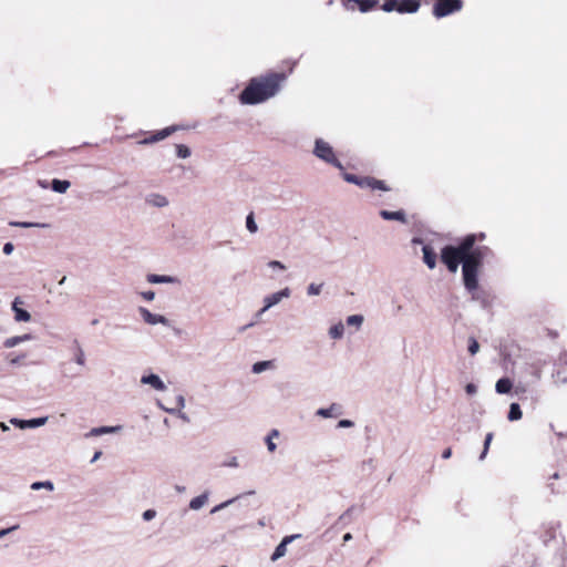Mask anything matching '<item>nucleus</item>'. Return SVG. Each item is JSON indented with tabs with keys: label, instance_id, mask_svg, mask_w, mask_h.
Here are the masks:
<instances>
[{
	"label": "nucleus",
	"instance_id": "obj_63",
	"mask_svg": "<svg viewBox=\"0 0 567 567\" xmlns=\"http://www.w3.org/2000/svg\"><path fill=\"white\" fill-rule=\"evenodd\" d=\"M268 309H265V306L256 313V318H260Z\"/></svg>",
	"mask_w": 567,
	"mask_h": 567
},
{
	"label": "nucleus",
	"instance_id": "obj_59",
	"mask_svg": "<svg viewBox=\"0 0 567 567\" xmlns=\"http://www.w3.org/2000/svg\"><path fill=\"white\" fill-rule=\"evenodd\" d=\"M279 436V431L274 429L269 432V434L267 435V437H270L274 440V437H278Z\"/></svg>",
	"mask_w": 567,
	"mask_h": 567
},
{
	"label": "nucleus",
	"instance_id": "obj_29",
	"mask_svg": "<svg viewBox=\"0 0 567 567\" xmlns=\"http://www.w3.org/2000/svg\"><path fill=\"white\" fill-rule=\"evenodd\" d=\"M323 282H320V284H316V282H311L308 285L307 287V296L309 297H315V296H319L322 291V288H323Z\"/></svg>",
	"mask_w": 567,
	"mask_h": 567
},
{
	"label": "nucleus",
	"instance_id": "obj_39",
	"mask_svg": "<svg viewBox=\"0 0 567 567\" xmlns=\"http://www.w3.org/2000/svg\"><path fill=\"white\" fill-rule=\"evenodd\" d=\"M493 440V433H487L484 441V449L480 455V460L483 461L486 457L487 451L489 449L491 442Z\"/></svg>",
	"mask_w": 567,
	"mask_h": 567
},
{
	"label": "nucleus",
	"instance_id": "obj_23",
	"mask_svg": "<svg viewBox=\"0 0 567 567\" xmlns=\"http://www.w3.org/2000/svg\"><path fill=\"white\" fill-rule=\"evenodd\" d=\"M343 177L348 183L355 184L360 187H368L369 177L361 178L353 174H344Z\"/></svg>",
	"mask_w": 567,
	"mask_h": 567
},
{
	"label": "nucleus",
	"instance_id": "obj_62",
	"mask_svg": "<svg viewBox=\"0 0 567 567\" xmlns=\"http://www.w3.org/2000/svg\"><path fill=\"white\" fill-rule=\"evenodd\" d=\"M0 429H1V431H3V432L9 431V426H8V425H7V423H4V422H0Z\"/></svg>",
	"mask_w": 567,
	"mask_h": 567
},
{
	"label": "nucleus",
	"instance_id": "obj_15",
	"mask_svg": "<svg viewBox=\"0 0 567 567\" xmlns=\"http://www.w3.org/2000/svg\"><path fill=\"white\" fill-rule=\"evenodd\" d=\"M146 203L153 207H166L168 205V199L161 194L153 193L146 196Z\"/></svg>",
	"mask_w": 567,
	"mask_h": 567
},
{
	"label": "nucleus",
	"instance_id": "obj_49",
	"mask_svg": "<svg viewBox=\"0 0 567 567\" xmlns=\"http://www.w3.org/2000/svg\"><path fill=\"white\" fill-rule=\"evenodd\" d=\"M141 295L147 301H153L155 298V292L153 290L144 291Z\"/></svg>",
	"mask_w": 567,
	"mask_h": 567
},
{
	"label": "nucleus",
	"instance_id": "obj_21",
	"mask_svg": "<svg viewBox=\"0 0 567 567\" xmlns=\"http://www.w3.org/2000/svg\"><path fill=\"white\" fill-rule=\"evenodd\" d=\"M513 383L508 378L499 379L495 384V390L499 394H506L512 390Z\"/></svg>",
	"mask_w": 567,
	"mask_h": 567
},
{
	"label": "nucleus",
	"instance_id": "obj_50",
	"mask_svg": "<svg viewBox=\"0 0 567 567\" xmlns=\"http://www.w3.org/2000/svg\"><path fill=\"white\" fill-rule=\"evenodd\" d=\"M266 445H267L268 451L271 453L275 452L277 449L276 443H274L272 439H270V437H266Z\"/></svg>",
	"mask_w": 567,
	"mask_h": 567
},
{
	"label": "nucleus",
	"instance_id": "obj_38",
	"mask_svg": "<svg viewBox=\"0 0 567 567\" xmlns=\"http://www.w3.org/2000/svg\"><path fill=\"white\" fill-rule=\"evenodd\" d=\"M368 187H370L372 189L388 190L384 182L378 181V179H374V178H370V177H369Z\"/></svg>",
	"mask_w": 567,
	"mask_h": 567
},
{
	"label": "nucleus",
	"instance_id": "obj_40",
	"mask_svg": "<svg viewBox=\"0 0 567 567\" xmlns=\"http://www.w3.org/2000/svg\"><path fill=\"white\" fill-rule=\"evenodd\" d=\"M396 7H398V0H386L382 6H381V9L384 11V12H392V11H396Z\"/></svg>",
	"mask_w": 567,
	"mask_h": 567
},
{
	"label": "nucleus",
	"instance_id": "obj_32",
	"mask_svg": "<svg viewBox=\"0 0 567 567\" xmlns=\"http://www.w3.org/2000/svg\"><path fill=\"white\" fill-rule=\"evenodd\" d=\"M246 228L250 234H255L258 231V226L255 221L254 213H249L246 217Z\"/></svg>",
	"mask_w": 567,
	"mask_h": 567
},
{
	"label": "nucleus",
	"instance_id": "obj_34",
	"mask_svg": "<svg viewBox=\"0 0 567 567\" xmlns=\"http://www.w3.org/2000/svg\"><path fill=\"white\" fill-rule=\"evenodd\" d=\"M190 150L188 146L184 145V144H177L176 145V155L179 157V158H187L190 156Z\"/></svg>",
	"mask_w": 567,
	"mask_h": 567
},
{
	"label": "nucleus",
	"instance_id": "obj_45",
	"mask_svg": "<svg viewBox=\"0 0 567 567\" xmlns=\"http://www.w3.org/2000/svg\"><path fill=\"white\" fill-rule=\"evenodd\" d=\"M353 425H354V423L351 420L343 419L338 422L337 427L347 429V427H352Z\"/></svg>",
	"mask_w": 567,
	"mask_h": 567
},
{
	"label": "nucleus",
	"instance_id": "obj_24",
	"mask_svg": "<svg viewBox=\"0 0 567 567\" xmlns=\"http://www.w3.org/2000/svg\"><path fill=\"white\" fill-rule=\"evenodd\" d=\"M522 416H523V413H522L519 404L515 403V402L512 403L509 405V412H508V415H507L508 420L511 422L518 421V420L522 419Z\"/></svg>",
	"mask_w": 567,
	"mask_h": 567
},
{
	"label": "nucleus",
	"instance_id": "obj_18",
	"mask_svg": "<svg viewBox=\"0 0 567 567\" xmlns=\"http://www.w3.org/2000/svg\"><path fill=\"white\" fill-rule=\"evenodd\" d=\"M31 339H32V336L29 333H25L22 336L10 337L4 340L3 346L8 349H11V348L19 346L22 342L31 340Z\"/></svg>",
	"mask_w": 567,
	"mask_h": 567
},
{
	"label": "nucleus",
	"instance_id": "obj_58",
	"mask_svg": "<svg viewBox=\"0 0 567 567\" xmlns=\"http://www.w3.org/2000/svg\"><path fill=\"white\" fill-rule=\"evenodd\" d=\"M177 416L182 419L184 422H189V417L186 413L182 412L181 410L177 412Z\"/></svg>",
	"mask_w": 567,
	"mask_h": 567
},
{
	"label": "nucleus",
	"instance_id": "obj_53",
	"mask_svg": "<svg viewBox=\"0 0 567 567\" xmlns=\"http://www.w3.org/2000/svg\"><path fill=\"white\" fill-rule=\"evenodd\" d=\"M19 526L18 525H14L12 527H9V528H4V529H0V538L4 537L6 535H8L9 533L18 529Z\"/></svg>",
	"mask_w": 567,
	"mask_h": 567
},
{
	"label": "nucleus",
	"instance_id": "obj_41",
	"mask_svg": "<svg viewBox=\"0 0 567 567\" xmlns=\"http://www.w3.org/2000/svg\"><path fill=\"white\" fill-rule=\"evenodd\" d=\"M223 466L230 467V468H237V467H239L238 458L236 456H230L223 462Z\"/></svg>",
	"mask_w": 567,
	"mask_h": 567
},
{
	"label": "nucleus",
	"instance_id": "obj_56",
	"mask_svg": "<svg viewBox=\"0 0 567 567\" xmlns=\"http://www.w3.org/2000/svg\"><path fill=\"white\" fill-rule=\"evenodd\" d=\"M24 358H25V355H24V354H22V355H18V357H16V358L10 359V363H11V364H13V365H14V364H19V363H20V361H21L22 359H24Z\"/></svg>",
	"mask_w": 567,
	"mask_h": 567
},
{
	"label": "nucleus",
	"instance_id": "obj_5",
	"mask_svg": "<svg viewBox=\"0 0 567 567\" xmlns=\"http://www.w3.org/2000/svg\"><path fill=\"white\" fill-rule=\"evenodd\" d=\"M463 7L462 0H436L433 6V14L436 18H444L454 12H458Z\"/></svg>",
	"mask_w": 567,
	"mask_h": 567
},
{
	"label": "nucleus",
	"instance_id": "obj_12",
	"mask_svg": "<svg viewBox=\"0 0 567 567\" xmlns=\"http://www.w3.org/2000/svg\"><path fill=\"white\" fill-rule=\"evenodd\" d=\"M419 0H400L398 1L396 12L399 13H415L420 9Z\"/></svg>",
	"mask_w": 567,
	"mask_h": 567
},
{
	"label": "nucleus",
	"instance_id": "obj_46",
	"mask_svg": "<svg viewBox=\"0 0 567 567\" xmlns=\"http://www.w3.org/2000/svg\"><path fill=\"white\" fill-rule=\"evenodd\" d=\"M24 421L25 420H20V419H17V417H11L10 419V423L21 430H24Z\"/></svg>",
	"mask_w": 567,
	"mask_h": 567
},
{
	"label": "nucleus",
	"instance_id": "obj_27",
	"mask_svg": "<svg viewBox=\"0 0 567 567\" xmlns=\"http://www.w3.org/2000/svg\"><path fill=\"white\" fill-rule=\"evenodd\" d=\"M30 488L32 491L47 489L52 492L54 489V484L51 481L33 482Z\"/></svg>",
	"mask_w": 567,
	"mask_h": 567
},
{
	"label": "nucleus",
	"instance_id": "obj_2",
	"mask_svg": "<svg viewBox=\"0 0 567 567\" xmlns=\"http://www.w3.org/2000/svg\"><path fill=\"white\" fill-rule=\"evenodd\" d=\"M477 236L470 234L465 236L457 246L447 245L441 250V260L450 272L455 274L462 264L464 254L475 244Z\"/></svg>",
	"mask_w": 567,
	"mask_h": 567
},
{
	"label": "nucleus",
	"instance_id": "obj_3",
	"mask_svg": "<svg viewBox=\"0 0 567 567\" xmlns=\"http://www.w3.org/2000/svg\"><path fill=\"white\" fill-rule=\"evenodd\" d=\"M491 252L486 246H476L475 244L464 254L462 267L470 266L471 268L480 269L483 266L485 257Z\"/></svg>",
	"mask_w": 567,
	"mask_h": 567
},
{
	"label": "nucleus",
	"instance_id": "obj_6",
	"mask_svg": "<svg viewBox=\"0 0 567 567\" xmlns=\"http://www.w3.org/2000/svg\"><path fill=\"white\" fill-rule=\"evenodd\" d=\"M478 271L480 269L470 266L462 267L463 284L468 292H474L478 288Z\"/></svg>",
	"mask_w": 567,
	"mask_h": 567
},
{
	"label": "nucleus",
	"instance_id": "obj_14",
	"mask_svg": "<svg viewBox=\"0 0 567 567\" xmlns=\"http://www.w3.org/2000/svg\"><path fill=\"white\" fill-rule=\"evenodd\" d=\"M316 414L318 416L329 419V417H337L341 414V408L337 403L330 404L328 408H321L316 411Z\"/></svg>",
	"mask_w": 567,
	"mask_h": 567
},
{
	"label": "nucleus",
	"instance_id": "obj_28",
	"mask_svg": "<svg viewBox=\"0 0 567 567\" xmlns=\"http://www.w3.org/2000/svg\"><path fill=\"white\" fill-rule=\"evenodd\" d=\"M177 130L176 126H168L154 133L156 142L163 141Z\"/></svg>",
	"mask_w": 567,
	"mask_h": 567
},
{
	"label": "nucleus",
	"instance_id": "obj_51",
	"mask_svg": "<svg viewBox=\"0 0 567 567\" xmlns=\"http://www.w3.org/2000/svg\"><path fill=\"white\" fill-rule=\"evenodd\" d=\"M13 249H14V246H13V244H12V243H6V244L3 245V248H2L3 254H6V255H10V254H12Z\"/></svg>",
	"mask_w": 567,
	"mask_h": 567
},
{
	"label": "nucleus",
	"instance_id": "obj_64",
	"mask_svg": "<svg viewBox=\"0 0 567 567\" xmlns=\"http://www.w3.org/2000/svg\"><path fill=\"white\" fill-rule=\"evenodd\" d=\"M38 184H39V186H40V187H42V188H47V187H48V184H47V182H45V181H41V179H40V181H38Z\"/></svg>",
	"mask_w": 567,
	"mask_h": 567
},
{
	"label": "nucleus",
	"instance_id": "obj_48",
	"mask_svg": "<svg viewBox=\"0 0 567 567\" xmlns=\"http://www.w3.org/2000/svg\"><path fill=\"white\" fill-rule=\"evenodd\" d=\"M465 391L467 394L473 395L477 392V386L474 383H467L465 386Z\"/></svg>",
	"mask_w": 567,
	"mask_h": 567
},
{
	"label": "nucleus",
	"instance_id": "obj_52",
	"mask_svg": "<svg viewBox=\"0 0 567 567\" xmlns=\"http://www.w3.org/2000/svg\"><path fill=\"white\" fill-rule=\"evenodd\" d=\"M101 435H102L101 426L100 427H93L89 433L85 434L86 437H89V436H101Z\"/></svg>",
	"mask_w": 567,
	"mask_h": 567
},
{
	"label": "nucleus",
	"instance_id": "obj_44",
	"mask_svg": "<svg viewBox=\"0 0 567 567\" xmlns=\"http://www.w3.org/2000/svg\"><path fill=\"white\" fill-rule=\"evenodd\" d=\"M268 267L272 268V269H279V270H285L286 269V266L281 261H278V260L269 261L268 262Z\"/></svg>",
	"mask_w": 567,
	"mask_h": 567
},
{
	"label": "nucleus",
	"instance_id": "obj_30",
	"mask_svg": "<svg viewBox=\"0 0 567 567\" xmlns=\"http://www.w3.org/2000/svg\"><path fill=\"white\" fill-rule=\"evenodd\" d=\"M272 362L271 361H258L252 364L251 371L256 374H259L269 368H271Z\"/></svg>",
	"mask_w": 567,
	"mask_h": 567
},
{
	"label": "nucleus",
	"instance_id": "obj_42",
	"mask_svg": "<svg viewBox=\"0 0 567 567\" xmlns=\"http://www.w3.org/2000/svg\"><path fill=\"white\" fill-rule=\"evenodd\" d=\"M142 517L145 522H150L152 519H154L156 517V511L155 509H146L143 514H142Z\"/></svg>",
	"mask_w": 567,
	"mask_h": 567
},
{
	"label": "nucleus",
	"instance_id": "obj_19",
	"mask_svg": "<svg viewBox=\"0 0 567 567\" xmlns=\"http://www.w3.org/2000/svg\"><path fill=\"white\" fill-rule=\"evenodd\" d=\"M208 496H209L208 492H205V493L192 498L189 502V508L192 511L200 509L208 502Z\"/></svg>",
	"mask_w": 567,
	"mask_h": 567
},
{
	"label": "nucleus",
	"instance_id": "obj_37",
	"mask_svg": "<svg viewBox=\"0 0 567 567\" xmlns=\"http://www.w3.org/2000/svg\"><path fill=\"white\" fill-rule=\"evenodd\" d=\"M467 350L471 355H475L480 351V344L474 337L468 338V347Z\"/></svg>",
	"mask_w": 567,
	"mask_h": 567
},
{
	"label": "nucleus",
	"instance_id": "obj_61",
	"mask_svg": "<svg viewBox=\"0 0 567 567\" xmlns=\"http://www.w3.org/2000/svg\"><path fill=\"white\" fill-rule=\"evenodd\" d=\"M352 539V535L350 533H347L343 535V542L347 543V542H350Z\"/></svg>",
	"mask_w": 567,
	"mask_h": 567
},
{
	"label": "nucleus",
	"instance_id": "obj_11",
	"mask_svg": "<svg viewBox=\"0 0 567 567\" xmlns=\"http://www.w3.org/2000/svg\"><path fill=\"white\" fill-rule=\"evenodd\" d=\"M146 280L153 285H157V284L181 285V279L178 277L168 276V275L150 274V275H147Z\"/></svg>",
	"mask_w": 567,
	"mask_h": 567
},
{
	"label": "nucleus",
	"instance_id": "obj_25",
	"mask_svg": "<svg viewBox=\"0 0 567 567\" xmlns=\"http://www.w3.org/2000/svg\"><path fill=\"white\" fill-rule=\"evenodd\" d=\"M353 2L359 6V10L362 13L369 12L378 4L377 0H353Z\"/></svg>",
	"mask_w": 567,
	"mask_h": 567
},
{
	"label": "nucleus",
	"instance_id": "obj_8",
	"mask_svg": "<svg viewBox=\"0 0 567 567\" xmlns=\"http://www.w3.org/2000/svg\"><path fill=\"white\" fill-rule=\"evenodd\" d=\"M291 290L286 287L277 292L268 295L264 298L265 309H270L274 306L278 305L282 299L289 298Z\"/></svg>",
	"mask_w": 567,
	"mask_h": 567
},
{
	"label": "nucleus",
	"instance_id": "obj_36",
	"mask_svg": "<svg viewBox=\"0 0 567 567\" xmlns=\"http://www.w3.org/2000/svg\"><path fill=\"white\" fill-rule=\"evenodd\" d=\"M240 496H237V497H234V498H230V499H227L218 505H216L215 507L212 508L210 511V514H215L228 506H230L233 503H235Z\"/></svg>",
	"mask_w": 567,
	"mask_h": 567
},
{
	"label": "nucleus",
	"instance_id": "obj_7",
	"mask_svg": "<svg viewBox=\"0 0 567 567\" xmlns=\"http://www.w3.org/2000/svg\"><path fill=\"white\" fill-rule=\"evenodd\" d=\"M138 312H140L141 317L143 318V320L148 324L169 326V320L163 315L152 313L148 309H146L144 307H140Z\"/></svg>",
	"mask_w": 567,
	"mask_h": 567
},
{
	"label": "nucleus",
	"instance_id": "obj_16",
	"mask_svg": "<svg viewBox=\"0 0 567 567\" xmlns=\"http://www.w3.org/2000/svg\"><path fill=\"white\" fill-rule=\"evenodd\" d=\"M423 251V261L430 268L434 269L436 267V254L430 246H424L422 248Z\"/></svg>",
	"mask_w": 567,
	"mask_h": 567
},
{
	"label": "nucleus",
	"instance_id": "obj_26",
	"mask_svg": "<svg viewBox=\"0 0 567 567\" xmlns=\"http://www.w3.org/2000/svg\"><path fill=\"white\" fill-rule=\"evenodd\" d=\"M48 422V416L30 419L24 421V429H35L44 425Z\"/></svg>",
	"mask_w": 567,
	"mask_h": 567
},
{
	"label": "nucleus",
	"instance_id": "obj_33",
	"mask_svg": "<svg viewBox=\"0 0 567 567\" xmlns=\"http://www.w3.org/2000/svg\"><path fill=\"white\" fill-rule=\"evenodd\" d=\"M75 344H76V350H75L74 360H75L76 364L83 367V365H85V353H84L82 347L79 344V342H75Z\"/></svg>",
	"mask_w": 567,
	"mask_h": 567
},
{
	"label": "nucleus",
	"instance_id": "obj_47",
	"mask_svg": "<svg viewBox=\"0 0 567 567\" xmlns=\"http://www.w3.org/2000/svg\"><path fill=\"white\" fill-rule=\"evenodd\" d=\"M157 405H158L159 409H162L163 411H165V412H167L169 414L177 415V412L179 411V409L166 408L159 401L157 402Z\"/></svg>",
	"mask_w": 567,
	"mask_h": 567
},
{
	"label": "nucleus",
	"instance_id": "obj_43",
	"mask_svg": "<svg viewBox=\"0 0 567 567\" xmlns=\"http://www.w3.org/2000/svg\"><path fill=\"white\" fill-rule=\"evenodd\" d=\"M121 429H122V426H120V425H116V426H101L102 435H103V434H112V433H116V432H118Z\"/></svg>",
	"mask_w": 567,
	"mask_h": 567
},
{
	"label": "nucleus",
	"instance_id": "obj_13",
	"mask_svg": "<svg viewBox=\"0 0 567 567\" xmlns=\"http://www.w3.org/2000/svg\"><path fill=\"white\" fill-rule=\"evenodd\" d=\"M21 303H22V301L18 297L12 302V311L14 312V320L18 322H28L31 319V315L27 310L19 307V305H21Z\"/></svg>",
	"mask_w": 567,
	"mask_h": 567
},
{
	"label": "nucleus",
	"instance_id": "obj_55",
	"mask_svg": "<svg viewBox=\"0 0 567 567\" xmlns=\"http://www.w3.org/2000/svg\"><path fill=\"white\" fill-rule=\"evenodd\" d=\"M176 402H177V406H178L179 410L185 408L186 401H185V398L183 395H178L176 398Z\"/></svg>",
	"mask_w": 567,
	"mask_h": 567
},
{
	"label": "nucleus",
	"instance_id": "obj_20",
	"mask_svg": "<svg viewBox=\"0 0 567 567\" xmlns=\"http://www.w3.org/2000/svg\"><path fill=\"white\" fill-rule=\"evenodd\" d=\"M70 186H71V183L65 179L54 178L51 182L52 190L55 193H59V194H64L70 188Z\"/></svg>",
	"mask_w": 567,
	"mask_h": 567
},
{
	"label": "nucleus",
	"instance_id": "obj_57",
	"mask_svg": "<svg viewBox=\"0 0 567 567\" xmlns=\"http://www.w3.org/2000/svg\"><path fill=\"white\" fill-rule=\"evenodd\" d=\"M451 456H452V450H451L450 447L443 451V453H442V457H443L444 460H447V458H450Z\"/></svg>",
	"mask_w": 567,
	"mask_h": 567
},
{
	"label": "nucleus",
	"instance_id": "obj_60",
	"mask_svg": "<svg viewBox=\"0 0 567 567\" xmlns=\"http://www.w3.org/2000/svg\"><path fill=\"white\" fill-rule=\"evenodd\" d=\"M102 455V452L101 451H96L93 455V457L91 458V463H95Z\"/></svg>",
	"mask_w": 567,
	"mask_h": 567
},
{
	"label": "nucleus",
	"instance_id": "obj_17",
	"mask_svg": "<svg viewBox=\"0 0 567 567\" xmlns=\"http://www.w3.org/2000/svg\"><path fill=\"white\" fill-rule=\"evenodd\" d=\"M380 216L385 220H398L401 223H406V217L403 210L390 212V210H381Z\"/></svg>",
	"mask_w": 567,
	"mask_h": 567
},
{
	"label": "nucleus",
	"instance_id": "obj_54",
	"mask_svg": "<svg viewBox=\"0 0 567 567\" xmlns=\"http://www.w3.org/2000/svg\"><path fill=\"white\" fill-rule=\"evenodd\" d=\"M141 145H146V144H152V143H156V140H155V136L154 134H152L150 137H146L142 141L138 142Z\"/></svg>",
	"mask_w": 567,
	"mask_h": 567
},
{
	"label": "nucleus",
	"instance_id": "obj_22",
	"mask_svg": "<svg viewBox=\"0 0 567 567\" xmlns=\"http://www.w3.org/2000/svg\"><path fill=\"white\" fill-rule=\"evenodd\" d=\"M328 333H329V337L333 340L341 339L344 334V324L341 321H339L338 323H336L329 328Z\"/></svg>",
	"mask_w": 567,
	"mask_h": 567
},
{
	"label": "nucleus",
	"instance_id": "obj_9",
	"mask_svg": "<svg viewBox=\"0 0 567 567\" xmlns=\"http://www.w3.org/2000/svg\"><path fill=\"white\" fill-rule=\"evenodd\" d=\"M300 535H290L282 538V540L278 544V546L275 548V551L271 555V560L276 561L279 558L284 557L287 553V546L292 540L298 538Z\"/></svg>",
	"mask_w": 567,
	"mask_h": 567
},
{
	"label": "nucleus",
	"instance_id": "obj_1",
	"mask_svg": "<svg viewBox=\"0 0 567 567\" xmlns=\"http://www.w3.org/2000/svg\"><path fill=\"white\" fill-rule=\"evenodd\" d=\"M285 73H268L252 78L241 91L239 100L243 104L256 105L277 95L286 81Z\"/></svg>",
	"mask_w": 567,
	"mask_h": 567
},
{
	"label": "nucleus",
	"instance_id": "obj_10",
	"mask_svg": "<svg viewBox=\"0 0 567 567\" xmlns=\"http://www.w3.org/2000/svg\"><path fill=\"white\" fill-rule=\"evenodd\" d=\"M141 383L151 385L153 389L157 391H165L166 384L163 382V380L154 373L145 374L141 378Z\"/></svg>",
	"mask_w": 567,
	"mask_h": 567
},
{
	"label": "nucleus",
	"instance_id": "obj_4",
	"mask_svg": "<svg viewBox=\"0 0 567 567\" xmlns=\"http://www.w3.org/2000/svg\"><path fill=\"white\" fill-rule=\"evenodd\" d=\"M313 154L318 158L324 161L326 163H329L339 169H343L342 164L338 161V158L334 155L333 148L330 146L329 143H327L322 138L316 140Z\"/></svg>",
	"mask_w": 567,
	"mask_h": 567
},
{
	"label": "nucleus",
	"instance_id": "obj_35",
	"mask_svg": "<svg viewBox=\"0 0 567 567\" xmlns=\"http://www.w3.org/2000/svg\"><path fill=\"white\" fill-rule=\"evenodd\" d=\"M10 226L20 228L44 227V224L30 223V221H11Z\"/></svg>",
	"mask_w": 567,
	"mask_h": 567
},
{
	"label": "nucleus",
	"instance_id": "obj_31",
	"mask_svg": "<svg viewBox=\"0 0 567 567\" xmlns=\"http://www.w3.org/2000/svg\"><path fill=\"white\" fill-rule=\"evenodd\" d=\"M364 321L362 315H351L347 318V324L359 329Z\"/></svg>",
	"mask_w": 567,
	"mask_h": 567
}]
</instances>
